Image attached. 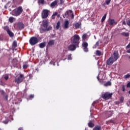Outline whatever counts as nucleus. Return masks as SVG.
<instances>
[{"mask_svg":"<svg viewBox=\"0 0 130 130\" xmlns=\"http://www.w3.org/2000/svg\"><path fill=\"white\" fill-rule=\"evenodd\" d=\"M60 1V5H63V3H64V1L63 0H59Z\"/></svg>","mask_w":130,"mask_h":130,"instance_id":"44","label":"nucleus"},{"mask_svg":"<svg viewBox=\"0 0 130 130\" xmlns=\"http://www.w3.org/2000/svg\"><path fill=\"white\" fill-rule=\"evenodd\" d=\"M110 123H114V120L111 119L108 121H107V124H109Z\"/></svg>","mask_w":130,"mask_h":130,"instance_id":"27","label":"nucleus"},{"mask_svg":"<svg viewBox=\"0 0 130 130\" xmlns=\"http://www.w3.org/2000/svg\"><path fill=\"white\" fill-rule=\"evenodd\" d=\"M22 13H23V8L22 6H19L17 8L12 11V16L18 17V16H20Z\"/></svg>","mask_w":130,"mask_h":130,"instance_id":"3","label":"nucleus"},{"mask_svg":"<svg viewBox=\"0 0 130 130\" xmlns=\"http://www.w3.org/2000/svg\"><path fill=\"white\" fill-rule=\"evenodd\" d=\"M58 3V1L56 0L54 2H53L51 5H50V7L51 8H54V7H55V6H57V3Z\"/></svg>","mask_w":130,"mask_h":130,"instance_id":"16","label":"nucleus"},{"mask_svg":"<svg viewBox=\"0 0 130 130\" xmlns=\"http://www.w3.org/2000/svg\"><path fill=\"white\" fill-rule=\"evenodd\" d=\"M73 13V10H69L66 11L64 13V16H63V18H69L70 16V14H72Z\"/></svg>","mask_w":130,"mask_h":130,"instance_id":"13","label":"nucleus"},{"mask_svg":"<svg viewBox=\"0 0 130 130\" xmlns=\"http://www.w3.org/2000/svg\"><path fill=\"white\" fill-rule=\"evenodd\" d=\"M87 34H84L82 36V40H86V39H87Z\"/></svg>","mask_w":130,"mask_h":130,"instance_id":"28","label":"nucleus"},{"mask_svg":"<svg viewBox=\"0 0 130 130\" xmlns=\"http://www.w3.org/2000/svg\"><path fill=\"white\" fill-rule=\"evenodd\" d=\"M96 46H99V41H98L95 44Z\"/></svg>","mask_w":130,"mask_h":130,"instance_id":"49","label":"nucleus"},{"mask_svg":"<svg viewBox=\"0 0 130 130\" xmlns=\"http://www.w3.org/2000/svg\"><path fill=\"white\" fill-rule=\"evenodd\" d=\"M49 15V10L47 9H44L42 12V18L43 19H46L48 17Z\"/></svg>","mask_w":130,"mask_h":130,"instance_id":"8","label":"nucleus"},{"mask_svg":"<svg viewBox=\"0 0 130 130\" xmlns=\"http://www.w3.org/2000/svg\"><path fill=\"white\" fill-rule=\"evenodd\" d=\"M88 43L84 42L82 43V48L84 50V51H85V52H88V51H89V49H88Z\"/></svg>","mask_w":130,"mask_h":130,"instance_id":"9","label":"nucleus"},{"mask_svg":"<svg viewBox=\"0 0 130 130\" xmlns=\"http://www.w3.org/2000/svg\"><path fill=\"white\" fill-rule=\"evenodd\" d=\"M71 19H74V18H75V15H74V13H73V12L71 13Z\"/></svg>","mask_w":130,"mask_h":130,"instance_id":"45","label":"nucleus"},{"mask_svg":"<svg viewBox=\"0 0 130 130\" xmlns=\"http://www.w3.org/2000/svg\"><path fill=\"white\" fill-rule=\"evenodd\" d=\"M52 19L53 20H54L55 19V16L53 14L52 15V17H51Z\"/></svg>","mask_w":130,"mask_h":130,"instance_id":"46","label":"nucleus"},{"mask_svg":"<svg viewBox=\"0 0 130 130\" xmlns=\"http://www.w3.org/2000/svg\"><path fill=\"white\" fill-rule=\"evenodd\" d=\"M18 130H23V127H20L18 128Z\"/></svg>","mask_w":130,"mask_h":130,"instance_id":"55","label":"nucleus"},{"mask_svg":"<svg viewBox=\"0 0 130 130\" xmlns=\"http://www.w3.org/2000/svg\"><path fill=\"white\" fill-rule=\"evenodd\" d=\"M23 80L24 75L20 74L19 76L17 78L15 79V82L16 83V84H17L18 85H19V84L23 82Z\"/></svg>","mask_w":130,"mask_h":130,"instance_id":"7","label":"nucleus"},{"mask_svg":"<svg viewBox=\"0 0 130 130\" xmlns=\"http://www.w3.org/2000/svg\"><path fill=\"white\" fill-rule=\"evenodd\" d=\"M126 48H130V43H129V44L127 45Z\"/></svg>","mask_w":130,"mask_h":130,"instance_id":"51","label":"nucleus"},{"mask_svg":"<svg viewBox=\"0 0 130 130\" xmlns=\"http://www.w3.org/2000/svg\"><path fill=\"white\" fill-rule=\"evenodd\" d=\"M52 45H54V40H51L48 42L47 46H52Z\"/></svg>","mask_w":130,"mask_h":130,"instance_id":"17","label":"nucleus"},{"mask_svg":"<svg viewBox=\"0 0 130 130\" xmlns=\"http://www.w3.org/2000/svg\"><path fill=\"white\" fill-rule=\"evenodd\" d=\"M66 59H67V58H64V59H63V60H66Z\"/></svg>","mask_w":130,"mask_h":130,"instance_id":"58","label":"nucleus"},{"mask_svg":"<svg viewBox=\"0 0 130 130\" xmlns=\"http://www.w3.org/2000/svg\"><path fill=\"white\" fill-rule=\"evenodd\" d=\"M10 37H14V33L10 30L7 32Z\"/></svg>","mask_w":130,"mask_h":130,"instance_id":"26","label":"nucleus"},{"mask_svg":"<svg viewBox=\"0 0 130 130\" xmlns=\"http://www.w3.org/2000/svg\"><path fill=\"white\" fill-rule=\"evenodd\" d=\"M9 21L10 22V23H13L14 22V17H9Z\"/></svg>","mask_w":130,"mask_h":130,"instance_id":"29","label":"nucleus"},{"mask_svg":"<svg viewBox=\"0 0 130 130\" xmlns=\"http://www.w3.org/2000/svg\"><path fill=\"white\" fill-rule=\"evenodd\" d=\"M96 55L98 56H101V51L99 50H96Z\"/></svg>","mask_w":130,"mask_h":130,"instance_id":"31","label":"nucleus"},{"mask_svg":"<svg viewBox=\"0 0 130 130\" xmlns=\"http://www.w3.org/2000/svg\"><path fill=\"white\" fill-rule=\"evenodd\" d=\"M29 98L30 99H33V98H34V94H30L29 95Z\"/></svg>","mask_w":130,"mask_h":130,"instance_id":"43","label":"nucleus"},{"mask_svg":"<svg viewBox=\"0 0 130 130\" xmlns=\"http://www.w3.org/2000/svg\"><path fill=\"white\" fill-rule=\"evenodd\" d=\"M121 35L122 36H125V37H127L128 36H129V34L128 32H122L121 33Z\"/></svg>","mask_w":130,"mask_h":130,"instance_id":"23","label":"nucleus"},{"mask_svg":"<svg viewBox=\"0 0 130 130\" xmlns=\"http://www.w3.org/2000/svg\"><path fill=\"white\" fill-rule=\"evenodd\" d=\"M81 25H82V23L77 22L75 24L74 26H75L76 29H79V28H80V27H81Z\"/></svg>","mask_w":130,"mask_h":130,"instance_id":"20","label":"nucleus"},{"mask_svg":"<svg viewBox=\"0 0 130 130\" xmlns=\"http://www.w3.org/2000/svg\"><path fill=\"white\" fill-rule=\"evenodd\" d=\"M28 67H29L28 64H24L23 65V70H26V69H27V68H28Z\"/></svg>","mask_w":130,"mask_h":130,"instance_id":"35","label":"nucleus"},{"mask_svg":"<svg viewBox=\"0 0 130 130\" xmlns=\"http://www.w3.org/2000/svg\"><path fill=\"white\" fill-rule=\"evenodd\" d=\"M113 24H114L115 25H116V24H117V22H115L114 19H111L109 22L110 26H112V25H113Z\"/></svg>","mask_w":130,"mask_h":130,"instance_id":"18","label":"nucleus"},{"mask_svg":"<svg viewBox=\"0 0 130 130\" xmlns=\"http://www.w3.org/2000/svg\"><path fill=\"white\" fill-rule=\"evenodd\" d=\"M38 42H39V41H38V38L36 37H32L30 38L29 40V44L32 46L37 44Z\"/></svg>","mask_w":130,"mask_h":130,"instance_id":"6","label":"nucleus"},{"mask_svg":"<svg viewBox=\"0 0 130 130\" xmlns=\"http://www.w3.org/2000/svg\"><path fill=\"white\" fill-rule=\"evenodd\" d=\"M12 46L13 47H17V42L16 41H14L13 42Z\"/></svg>","mask_w":130,"mask_h":130,"instance_id":"34","label":"nucleus"},{"mask_svg":"<svg viewBox=\"0 0 130 130\" xmlns=\"http://www.w3.org/2000/svg\"><path fill=\"white\" fill-rule=\"evenodd\" d=\"M17 27L19 30H23L25 28V24L22 22H18L17 23Z\"/></svg>","mask_w":130,"mask_h":130,"instance_id":"12","label":"nucleus"},{"mask_svg":"<svg viewBox=\"0 0 130 130\" xmlns=\"http://www.w3.org/2000/svg\"><path fill=\"white\" fill-rule=\"evenodd\" d=\"M5 99H6V100H8V95H6L5 96Z\"/></svg>","mask_w":130,"mask_h":130,"instance_id":"57","label":"nucleus"},{"mask_svg":"<svg viewBox=\"0 0 130 130\" xmlns=\"http://www.w3.org/2000/svg\"><path fill=\"white\" fill-rule=\"evenodd\" d=\"M22 13H23V8L22 6H19L17 8L12 11V16L18 17V16H20Z\"/></svg>","mask_w":130,"mask_h":130,"instance_id":"2","label":"nucleus"},{"mask_svg":"<svg viewBox=\"0 0 130 130\" xmlns=\"http://www.w3.org/2000/svg\"><path fill=\"white\" fill-rule=\"evenodd\" d=\"M122 91L124 92L125 91V88L124 87V85H122Z\"/></svg>","mask_w":130,"mask_h":130,"instance_id":"40","label":"nucleus"},{"mask_svg":"<svg viewBox=\"0 0 130 130\" xmlns=\"http://www.w3.org/2000/svg\"><path fill=\"white\" fill-rule=\"evenodd\" d=\"M38 3L43 5L44 4V0H38Z\"/></svg>","mask_w":130,"mask_h":130,"instance_id":"37","label":"nucleus"},{"mask_svg":"<svg viewBox=\"0 0 130 130\" xmlns=\"http://www.w3.org/2000/svg\"><path fill=\"white\" fill-rule=\"evenodd\" d=\"M77 45H75V44H72L71 45H69L68 47V50H70V51H75V50L77 49Z\"/></svg>","mask_w":130,"mask_h":130,"instance_id":"10","label":"nucleus"},{"mask_svg":"<svg viewBox=\"0 0 130 130\" xmlns=\"http://www.w3.org/2000/svg\"><path fill=\"white\" fill-rule=\"evenodd\" d=\"M126 23H127V25L129 27H130V19L128 20V21H127Z\"/></svg>","mask_w":130,"mask_h":130,"instance_id":"42","label":"nucleus"},{"mask_svg":"<svg viewBox=\"0 0 130 130\" xmlns=\"http://www.w3.org/2000/svg\"><path fill=\"white\" fill-rule=\"evenodd\" d=\"M113 55H114V61H116L118 59V58L119 57V54H118V52L115 51L113 53Z\"/></svg>","mask_w":130,"mask_h":130,"instance_id":"15","label":"nucleus"},{"mask_svg":"<svg viewBox=\"0 0 130 130\" xmlns=\"http://www.w3.org/2000/svg\"><path fill=\"white\" fill-rule=\"evenodd\" d=\"M42 25L43 27H44V28H45V31H49V30H51V29H52V27L50 26L48 27V20H44L43 21Z\"/></svg>","mask_w":130,"mask_h":130,"instance_id":"5","label":"nucleus"},{"mask_svg":"<svg viewBox=\"0 0 130 130\" xmlns=\"http://www.w3.org/2000/svg\"><path fill=\"white\" fill-rule=\"evenodd\" d=\"M88 125L89 127H94L95 124H94V123L92 122V121H90L88 123Z\"/></svg>","mask_w":130,"mask_h":130,"instance_id":"21","label":"nucleus"},{"mask_svg":"<svg viewBox=\"0 0 130 130\" xmlns=\"http://www.w3.org/2000/svg\"><path fill=\"white\" fill-rule=\"evenodd\" d=\"M4 30H5L6 31H7V32H8L9 30H10V28H9L8 26H5L4 28Z\"/></svg>","mask_w":130,"mask_h":130,"instance_id":"36","label":"nucleus"},{"mask_svg":"<svg viewBox=\"0 0 130 130\" xmlns=\"http://www.w3.org/2000/svg\"><path fill=\"white\" fill-rule=\"evenodd\" d=\"M106 14H105L103 16V17H102V20H101V21H102V22H104V21H105V19H106Z\"/></svg>","mask_w":130,"mask_h":130,"instance_id":"33","label":"nucleus"},{"mask_svg":"<svg viewBox=\"0 0 130 130\" xmlns=\"http://www.w3.org/2000/svg\"><path fill=\"white\" fill-rule=\"evenodd\" d=\"M1 94L2 95H5V91H4V90H2V91H1Z\"/></svg>","mask_w":130,"mask_h":130,"instance_id":"50","label":"nucleus"},{"mask_svg":"<svg viewBox=\"0 0 130 130\" xmlns=\"http://www.w3.org/2000/svg\"><path fill=\"white\" fill-rule=\"evenodd\" d=\"M93 130H101V126L100 125H96L93 128Z\"/></svg>","mask_w":130,"mask_h":130,"instance_id":"24","label":"nucleus"},{"mask_svg":"<svg viewBox=\"0 0 130 130\" xmlns=\"http://www.w3.org/2000/svg\"><path fill=\"white\" fill-rule=\"evenodd\" d=\"M123 100H124V98H123V96H121L120 98V101L121 103H122V102H123Z\"/></svg>","mask_w":130,"mask_h":130,"instance_id":"39","label":"nucleus"},{"mask_svg":"<svg viewBox=\"0 0 130 130\" xmlns=\"http://www.w3.org/2000/svg\"><path fill=\"white\" fill-rule=\"evenodd\" d=\"M23 1L24 0H19V2L18 3V4L20 5V4H21L23 2Z\"/></svg>","mask_w":130,"mask_h":130,"instance_id":"47","label":"nucleus"},{"mask_svg":"<svg viewBox=\"0 0 130 130\" xmlns=\"http://www.w3.org/2000/svg\"><path fill=\"white\" fill-rule=\"evenodd\" d=\"M46 46V42H43L39 44V47L40 48H44Z\"/></svg>","mask_w":130,"mask_h":130,"instance_id":"19","label":"nucleus"},{"mask_svg":"<svg viewBox=\"0 0 130 130\" xmlns=\"http://www.w3.org/2000/svg\"><path fill=\"white\" fill-rule=\"evenodd\" d=\"M81 38H80V36L78 35H75L73 37H71V41L72 44H75L77 45V48L79 47V44H80V40Z\"/></svg>","mask_w":130,"mask_h":130,"instance_id":"1","label":"nucleus"},{"mask_svg":"<svg viewBox=\"0 0 130 130\" xmlns=\"http://www.w3.org/2000/svg\"><path fill=\"white\" fill-rule=\"evenodd\" d=\"M127 53H130V49L126 51Z\"/></svg>","mask_w":130,"mask_h":130,"instance_id":"54","label":"nucleus"},{"mask_svg":"<svg viewBox=\"0 0 130 130\" xmlns=\"http://www.w3.org/2000/svg\"><path fill=\"white\" fill-rule=\"evenodd\" d=\"M110 3H111V0H106L105 3L103 5V6H104L106 5L108 6V5H109V4H110Z\"/></svg>","mask_w":130,"mask_h":130,"instance_id":"22","label":"nucleus"},{"mask_svg":"<svg viewBox=\"0 0 130 130\" xmlns=\"http://www.w3.org/2000/svg\"><path fill=\"white\" fill-rule=\"evenodd\" d=\"M104 86H105L106 87H107V86H111V82L108 81L104 84Z\"/></svg>","mask_w":130,"mask_h":130,"instance_id":"32","label":"nucleus"},{"mask_svg":"<svg viewBox=\"0 0 130 130\" xmlns=\"http://www.w3.org/2000/svg\"><path fill=\"white\" fill-rule=\"evenodd\" d=\"M57 18H59V17H60V15L59 14H57Z\"/></svg>","mask_w":130,"mask_h":130,"instance_id":"56","label":"nucleus"},{"mask_svg":"<svg viewBox=\"0 0 130 130\" xmlns=\"http://www.w3.org/2000/svg\"><path fill=\"white\" fill-rule=\"evenodd\" d=\"M69 25H70V22L69 21V20H65L64 22V26H63L64 29H69Z\"/></svg>","mask_w":130,"mask_h":130,"instance_id":"14","label":"nucleus"},{"mask_svg":"<svg viewBox=\"0 0 130 130\" xmlns=\"http://www.w3.org/2000/svg\"><path fill=\"white\" fill-rule=\"evenodd\" d=\"M122 25H126V23L125 22V21H123Z\"/></svg>","mask_w":130,"mask_h":130,"instance_id":"53","label":"nucleus"},{"mask_svg":"<svg viewBox=\"0 0 130 130\" xmlns=\"http://www.w3.org/2000/svg\"><path fill=\"white\" fill-rule=\"evenodd\" d=\"M112 95H113V93L106 92L102 95V98H103V99H104L105 100H109V99H110V98L112 97Z\"/></svg>","mask_w":130,"mask_h":130,"instance_id":"4","label":"nucleus"},{"mask_svg":"<svg viewBox=\"0 0 130 130\" xmlns=\"http://www.w3.org/2000/svg\"><path fill=\"white\" fill-rule=\"evenodd\" d=\"M113 62H114V59L113 58V57H110L107 61V64L108 66H111Z\"/></svg>","mask_w":130,"mask_h":130,"instance_id":"11","label":"nucleus"},{"mask_svg":"<svg viewBox=\"0 0 130 130\" xmlns=\"http://www.w3.org/2000/svg\"><path fill=\"white\" fill-rule=\"evenodd\" d=\"M98 79L99 80V78L98 77Z\"/></svg>","mask_w":130,"mask_h":130,"instance_id":"59","label":"nucleus"},{"mask_svg":"<svg viewBox=\"0 0 130 130\" xmlns=\"http://www.w3.org/2000/svg\"><path fill=\"white\" fill-rule=\"evenodd\" d=\"M54 16H57V12H55L53 14Z\"/></svg>","mask_w":130,"mask_h":130,"instance_id":"52","label":"nucleus"},{"mask_svg":"<svg viewBox=\"0 0 130 130\" xmlns=\"http://www.w3.org/2000/svg\"><path fill=\"white\" fill-rule=\"evenodd\" d=\"M59 27H60V21H58L56 23V28L58 30L59 29Z\"/></svg>","mask_w":130,"mask_h":130,"instance_id":"25","label":"nucleus"},{"mask_svg":"<svg viewBox=\"0 0 130 130\" xmlns=\"http://www.w3.org/2000/svg\"><path fill=\"white\" fill-rule=\"evenodd\" d=\"M4 79H5V80H6V81H8V80H9V76H5Z\"/></svg>","mask_w":130,"mask_h":130,"instance_id":"41","label":"nucleus"},{"mask_svg":"<svg viewBox=\"0 0 130 130\" xmlns=\"http://www.w3.org/2000/svg\"><path fill=\"white\" fill-rule=\"evenodd\" d=\"M130 77V75L129 74L124 75V79H127Z\"/></svg>","mask_w":130,"mask_h":130,"instance_id":"38","label":"nucleus"},{"mask_svg":"<svg viewBox=\"0 0 130 130\" xmlns=\"http://www.w3.org/2000/svg\"><path fill=\"white\" fill-rule=\"evenodd\" d=\"M67 58L68 60H72V59H73V58H72V54H70L69 55H68Z\"/></svg>","mask_w":130,"mask_h":130,"instance_id":"30","label":"nucleus"},{"mask_svg":"<svg viewBox=\"0 0 130 130\" xmlns=\"http://www.w3.org/2000/svg\"><path fill=\"white\" fill-rule=\"evenodd\" d=\"M127 88H129V87H130V82H128V83L127 84Z\"/></svg>","mask_w":130,"mask_h":130,"instance_id":"48","label":"nucleus"}]
</instances>
